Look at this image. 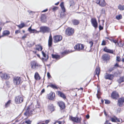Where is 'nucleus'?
I'll use <instances>...</instances> for the list:
<instances>
[{"mask_svg":"<svg viewBox=\"0 0 124 124\" xmlns=\"http://www.w3.org/2000/svg\"><path fill=\"white\" fill-rule=\"evenodd\" d=\"M46 17L44 15H42L41 16V19L42 22H45L46 21Z\"/></svg>","mask_w":124,"mask_h":124,"instance_id":"obj_27","label":"nucleus"},{"mask_svg":"<svg viewBox=\"0 0 124 124\" xmlns=\"http://www.w3.org/2000/svg\"><path fill=\"white\" fill-rule=\"evenodd\" d=\"M47 75L48 78H50L51 77L49 73L48 72L47 73Z\"/></svg>","mask_w":124,"mask_h":124,"instance_id":"obj_50","label":"nucleus"},{"mask_svg":"<svg viewBox=\"0 0 124 124\" xmlns=\"http://www.w3.org/2000/svg\"><path fill=\"white\" fill-rule=\"evenodd\" d=\"M101 14H104L105 13V10L104 9H102L101 10Z\"/></svg>","mask_w":124,"mask_h":124,"instance_id":"obj_51","label":"nucleus"},{"mask_svg":"<svg viewBox=\"0 0 124 124\" xmlns=\"http://www.w3.org/2000/svg\"><path fill=\"white\" fill-rule=\"evenodd\" d=\"M96 3L101 7H104L106 5L104 0H96Z\"/></svg>","mask_w":124,"mask_h":124,"instance_id":"obj_6","label":"nucleus"},{"mask_svg":"<svg viewBox=\"0 0 124 124\" xmlns=\"http://www.w3.org/2000/svg\"><path fill=\"white\" fill-rule=\"evenodd\" d=\"M42 55L44 57V58H43V60L44 61H46L48 58V56L46 55L43 51L42 52Z\"/></svg>","mask_w":124,"mask_h":124,"instance_id":"obj_23","label":"nucleus"},{"mask_svg":"<svg viewBox=\"0 0 124 124\" xmlns=\"http://www.w3.org/2000/svg\"><path fill=\"white\" fill-rule=\"evenodd\" d=\"M118 8L120 10H124V5L122 6L121 5H119L118 7Z\"/></svg>","mask_w":124,"mask_h":124,"instance_id":"obj_33","label":"nucleus"},{"mask_svg":"<svg viewBox=\"0 0 124 124\" xmlns=\"http://www.w3.org/2000/svg\"><path fill=\"white\" fill-rule=\"evenodd\" d=\"M34 78L36 80H39L41 78L39 74L37 72L35 73V74Z\"/></svg>","mask_w":124,"mask_h":124,"instance_id":"obj_22","label":"nucleus"},{"mask_svg":"<svg viewBox=\"0 0 124 124\" xmlns=\"http://www.w3.org/2000/svg\"><path fill=\"white\" fill-rule=\"evenodd\" d=\"M27 35L25 34L22 37V38L23 39H24L26 38V37L27 36Z\"/></svg>","mask_w":124,"mask_h":124,"instance_id":"obj_52","label":"nucleus"},{"mask_svg":"<svg viewBox=\"0 0 124 124\" xmlns=\"http://www.w3.org/2000/svg\"><path fill=\"white\" fill-rule=\"evenodd\" d=\"M111 120L113 122H115L116 121V119H115L113 118H112L111 119Z\"/></svg>","mask_w":124,"mask_h":124,"instance_id":"obj_49","label":"nucleus"},{"mask_svg":"<svg viewBox=\"0 0 124 124\" xmlns=\"http://www.w3.org/2000/svg\"><path fill=\"white\" fill-rule=\"evenodd\" d=\"M31 26L32 25H31V26L28 29V30L30 33H37L39 32V31H37L35 29H32Z\"/></svg>","mask_w":124,"mask_h":124,"instance_id":"obj_17","label":"nucleus"},{"mask_svg":"<svg viewBox=\"0 0 124 124\" xmlns=\"http://www.w3.org/2000/svg\"><path fill=\"white\" fill-rule=\"evenodd\" d=\"M31 68L33 69L37 70L39 67H40V65H39L35 61L31 62Z\"/></svg>","mask_w":124,"mask_h":124,"instance_id":"obj_2","label":"nucleus"},{"mask_svg":"<svg viewBox=\"0 0 124 124\" xmlns=\"http://www.w3.org/2000/svg\"><path fill=\"white\" fill-rule=\"evenodd\" d=\"M35 111L34 109L33 106L32 105H30L28 107L26 112L24 113L25 115L28 116L34 114Z\"/></svg>","mask_w":124,"mask_h":124,"instance_id":"obj_1","label":"nucleus"},{"mask_svg":"<svg viewBox=\"0 0 124 124\" xmlns=\"http://www.w3.org/2000/svg\"><path fill=\"white\" fill-rule=\"evenodd\" d=\"M49 40H52V37L51 33H50V35L49 37Z\"/></svg>","mask_w":124,"mask_h":124,"instance_id":"obj_58","label":"nucleus"},{"mask_svg":"<svg viewBox=\"0 0 124 124\" xmlns=\"http://www.w3.org/2000/svg\"><path fill=\"white\" fill-rule=\"evenodd\" d=\"M1 74L0 76L1 78L2 79H8L9 78V75L6 73H5L4 74Z\"/></svg>","mask_w":124,"mask_h":124,"instance_id":"obj_16","label":"nucleus"},{"mask_svg":"<svg viewBox=\"0 0 124 124\" xmlns=\"http://www.w3.org/2000/svg\"><path fill=\"white\" fill-rule=\"evenodd\" d=\"M58 94L60 97L63 98L65 99L66 98V97L65 95L60 91H58Z\"/></svg>","mask_w":124,"mask_h":124,"instance_id":"obj_24","label":"nucleus"},{"mask_svg":"<svg viewBox=\"0 0 124 124\" xmlns=\"http://www.w3.org/2000/svg\"><path fill=\"white\" fill-rule=\"evenodd\" d=\"M54 42L56 43L59 41L61 40L62 39V37L60 35H56L54 37Z\"/></svg>","mask_w":124,"mask_h":124,"instance_id":"obj_10","label":"nucleus"},{"mask_svg":"<svg viewBox=\"0 0 124 124\" xmlns=\"http://www.w3.org/2000/svg\"><path fill=\"white\" fill-rule=\"evenodd\" d=\"M99 29L100 30H101L103 29V27L101 25H100L99 26Z\"/></svg>","mask_w":124,"mask_h":124,"instance_id":"obj_57","label":"nucleus"},{"mask_svg":"<svg viewBox=\"0 0 124 124\" xmlns=\"http://www.w3.org/2000/svg\"><path fill=\"white\" fill-rule=\"evenodd\" d=\"M124 97H121L118 99L117 105L119 107H122L124 105Z\"/></svg>","mask_w":124,"mask_h":124,"instance_id":"obj_8","label":"nucleus"},{"mask_svg":"<svg viewBox=\"0 0 124 124\" xmlns=\"http://www.w3.org/2000/svg\"><path fill=\"white\" fill-rule=\"evenodd\" d=\"M112 41L114 43H115L116 45V44H117V45H118V43H117V40H113Z\"/></svg>","mask_w":124,"mask_h":124,"instance_id":"obj_46","label":"nucleus"},{"mask_svg":"<svg viewBox=\"0 0 124 124\" xmlns=\"http://www.w3.org/2000/svg\"><path fill=\"white\" fill-rule=\"evenodd\" d=\"M113 76L110 74H108L106 73L105 75V77L106 79H111L113 78Z\"/></svg>","mask_w":124,"mask_h":124,"instance_id":"obj_19","label":"nucleus"},{"mask_svg":"<svg viewBox=\"0 0 124 124\" xmlns=\"http://www.w3.org/2000/svg\"><path fill=\"white\" fill-rule=\"evenodd\" d=\"M89 44L90 45V47H91L93 44V42L92 41H90L89 42Z\"/></svg>","mask_w":124,"mask_h":124,"instance_id":"obj_43","label":"nucleus"},{"mask_svg":"<svg viewBox=\"0 0 124 124\" xmlns=\"http://www.w3.org/2000/svg\"><path fill=\"white\" fill-rule=\"evenodd\" d=\"M60 6L63 12H65V10L64 6V4L63 2H62L61 3Z\"/></svg>","mask_w":124,"mask_h":124,"instance_id":"obj_29","label":"nucleus"},{"mask_svg":"<svg viewBox=\"0 0 124 124\" xmlns=\"http://www.w3.org/2000/svg\"><path fill=\"white\" fill-rule=\"evenodd\" d=\"M49 108L52 111H54V108L53 105L52 104L50 105L49 107Z\"/></svg>","mask_w":124,"mask_h":124,"instance_id":"obj_34","label":"nucleus"},{"mask_svg":"<svg viewBox=\"0 0 124 124\" xmlns=\"http://www.w3.org/2000/svg\"><path fill=\"white\" fill-rule=\"evenodd\" d=\"M74 30L73 29L68 28H67L65 31V34L68 36H70L72 35L74 33Z\"/></svg>","mask_w":124,"mask_h":124,"instance_id":"obj_5","label":"nucleus"},{"mask_svg":"<svg viewBox=\"0 0 124 124\" xmlns=\"http://www.w3.org/2000/svg\"><path fill=\"white\" fill-rule=\"evenodd\" d=\"M11 101L10 100H9L5 104V108H7L9 106L11 103Z\"/></svg>","mask_w":124,"mask_h":124,"instance_id":"obj_35","label":"nucleus"},{"mask_svg":"<svg viewBox=\"0 0 124 124\" xmlns=\"http://www.w3.org/2000/svg\"><path fill=\"white\" fill-rule=\"evenodd\" d=\"M20 29H21L25 26L24 24L23 23H21L20 24L17 25Z\"/></svg>","mask_w":124,"mask_h":124,"instance_id":"obj_30","label":"nucleus"},{"mask_svg":"<svg viewBox=\"0 0 124 124\" xmlns=\"http://www.w3.org/2000/svg\"><path fill=\"white\" fill-rule=\"evenodd\" d=\"M45 92V89H43L41 91V95L42 94V93H44Z\"/></svg>","mask_w":124,"mask_h":124,"instance_id":"obj_56","label":"nucleus"},{"mask_svg":"<svg viewBox=\"0 0 124 124\" xmlns=\"http://www.w3.org/2000/svg\"><path fill=\"white\" fill-rule=\"evenodd\" d=\"M72 23L73 24L75 25H76L78 24V21L77 20L74 19L72 21Z\"/></svg>","mask_w":124,"mask_h":124,"instance_id":"obj_37","label":"nucleus"},{"mask_svg":"<svg viewBox=\"0 0 124 124\" xmlns=\"http://www.w3.org/2000/svg\"><path fill=\"white\" fill-rule=\"evenodd\" d=\"M55 96V94L52 92H50L48 94V98L50 100H53Z\"/></svg>","mask_w":124,"mask_h":124,"instance_id":"obj_11","label":"nucleus"},{"mask_svg":"<svg viewBox=\"0 0 124 124\" xmlns=\"http://www.w3.org/2000/svg\"><path fill=\"white\" fill-rule=\"evenodd\" d=\"M70 120L72 121L73 122V124H77L78 118L73 117L71 116H70Z\"/></svg>","mask_w":124,"mask_h":124,"instance_id":"obj_12","label":"nucleus"},{"mask_svg":"<svg viewBox=\"0 0 124 124\" xmlns=\"http://www.w3.org/2000/svg\"><path fill=\"white\" fill-rule=\"evenodd\" d=\"M10 33V32L7 30L4 31L3 33V35L2 36H0V38L2 37H3L6 35H8Z\"/></svg>","mask_w":124,"mask_h":124,"instance_id":"obj_21","label":"nucleus"},{"mask_svg":"<svg viewBox=\"0 0 124 124\" xmlns=\"http://www.w3.org/2000/svg\"><path fill=\"white\" fill-rule=\"evenodd\" d=\"M116 60L118 62H120L121 60L119 56H117L116 57Z\"/></svg>","mask_w":124,"mask_h":124,"instance_id":"obj_44","label":"nucleus"},{"mask_svg":"<svg viewBox=\"0 0 124 124\" xmlns=\"http://www.w3.org/2000/svg\"><path fill=\"white\" fill-rule=\"evenodd\" d=\"M52 44V40H49L48 41V46L49 47L51 46Z\"/></svg>","mask_w":124,"mask_h":124,"instance_id":"obj_38","label":"nucleus"},{"mask_svg":"<svg viewBox=\"0 0 124 124\" xmlns=\"http://www.w3.org/2000/svg\"><path fill=\"white\" fill-rule=\"evenodd\" d=\"M91 22L93 26L95 28H96L97 27L98 24L96 19L94 18H92L91 20Z\"/></svg>","mask_w":124,"mask_h":124,"instance_id":"obj_9","label":"nucleus"},{"mask_svg":"<svg viewBox=\"0 0 124 124\" xmlns=\"http://www.w3.org/2000/svg\"><path fill=\"white\" fill-rule=\"evenodd\" d=\"M73 51L66 50L64 51L62 53L63 54H66L73 52Z\"/></svg>","mask_w":124,"mask_h":124,"instance_id":"obj_36","label":"nucleus"},{"mask_svg":"<svg viewBox=\"0 0 124 124\" xmlns=\"http://www.w3.org/2000/svg\"><path fill=\"white\" fill-rule=\"evenodd\" d=\"M58 8L57 7H54L53 8V10L54 11H55V10H56L57 9H58Z\"/></svg>","mask_w":124,"mask_h":124,"instance_id":"obj_54","label":"nucleus"},{"mask_svg":"<svg viewBox=\"0 0 124 124\" xmlns=\"http://www.w3.org/2000/svg\"><path fill=\"white\" fill-rule=\"evenodd\" d=\"M106 45L105 41L104 40H103L102 41L101 45L102 46L105 45Z\"/></svg>","mask_w":124,"mask_h":124,"instance_id":"obj_45","label":"nucleus"},{"mask_svg":"<svg viewBox=\"0 0 124 124\" xmlns=\"http://www.w3.org/2000/svg\"><path fill=\"white\" fill-rule=\"evenodd\" d=\"M119 96L118 93L116 91L113 92L111 94V97L113 98L116 99Z\"/></svg>","mask_w":124,"mask_h":124,"instance_id":"obj_13","label":"nucleus"},{"mask_svg":"<svg viewBox=\"0 0 124 124\" xmlns=\"http://www.w3.org/2000/svg\"><path fill=\"white\" fill-rule=\"evenodd\" d=\"M51 87L53 88H55L56 89H57V86L54 85H51L50 86Z\"/></svg>","mask_w":124,"mask_h":124,"instance_id":"obj_42","label":"nucleus"},{"mask_svg":"<svg viewBox=\"0 0 124 124\" xmlns=\"http://www.w3.org/2000/svg\"><path fill=\"white\" fill-rule=\"evenodd\" d=\"M110 56L107 54H103L102 56L103 59L104 60L107 61L109 60L110 59Z\"/></svg>","mask_w":124,"mask_h":124,"instance_id":"obj_15","label":"nucleus"},{"mask_svg":"<svg viewBox=\"0 0 124 124\" xmlns=\"http://www.w3.org/2000/svg\"><path fill=\"white\" fill-rule=\"evenodd\" d=\"M121 108H118L117 110V112L118 113H120V112L121 111Z\"/></svg>","mask_w":124,"mask_h":124,"instance_id":"obj_53","label":"nucleus"},{"mask_svg":"<svg viewBox=\"0 0 124 124\" xmlns=\"http://www.w3.org/2000/svg\"><path fill=\"white\" fill-rule=\"evenodd\" d=\"M36 49L39 51H41L42 49V48L40 45H36Z\"/></svg>","mask_w":124,"mask_h":124,"instance_id":"obj_25","label":"nucleus"},{"mask_svg":"<svg viewBox=\"0 0 124 124\" xmlns=\"http://www.w3.org/2000/svg\"><path fill=\"white\" fill-rule=\"evenodd\" d=\"M20 31L19 30H16L15 31V33L16 34H18V33H20Z\"/></svg>","mask_w":124,"mask_h":124,"instance_id":"obj_59","label":"nucleus"},{"mask_svg":"<svg viewBox=\"0 0 124 124\" xmlns=\"http://www.w3.org/2000/svg\"><path fill=\"white\" fill-rule=\"evenodd\" d=\"M105 100V104H108L110 103V101L108 100Z\"/></svg>","mask_w":124,"mask_h":124,"instance_id":"obj_47","label":"nucleus"},{"mask_svg":"<svg viewBox=\"0 0 124 124\" xmlns=\"http://www.w3.org/2000/svg\"><path fill=\"white\" fill-rule=\"evenodd\" d=\"M40 31L43 33L48 32L50 31L49 28L46 27L44 26L40 27Z\"/></svg>","mask_w":124,"mask_h":124,"instance_id":"obj_7","label":"nucleus"},{"mask_svg":"<svg viewBox=\"0 0 124 124\" xmlns=\"http://www.w3.org/2000/svg\"><path fill=\"white\" fill-rule=\"evenodd\" d=\"M100 70L99 68L98 67H97L95 71V75L96 74L97 75L98 77H99V75L100 74Z\"/></svg>","mask_w":124,"mask_h":124,"instance_id":"obj_20","label":"nucleus"},{"mask_svg":"<svg viewBox=\"0 0 124 124\" xmlns=\"http://www.w3.org/2000/svg\"><path fill=\"white\" fill-rule=\"evenodd\" d=\"M115 67H118V64L117 63H116L115 65Z\"/></svg>","mask_w":124,"mask_h":124,"instance_id":"obj_63","label":"nucleus"},{"mask_svg":"<svg viewBox=\"0 0 124 124\" xmlns=\"http://www.w3.org/2000/svg\"><path fill=\"white\" fill-rule=\"evenodd\" d=\"M57 122L59 124H61L62 123V122L60 121H57Z\"/></svg>","mask_w":124,"mask_h":124,"instance_id":"obj_64","label":"nucleus"},{"mask_svg":"<svg viewBox=\"0 0 124 124\" xmlns=\"http://www.w3.org/2000/svg\"><path fill=\"white\" fill-rule=\"evenodd\" d=\"M84 46L82 44H79L78 45V50H83L84 49Z\"/></svg>","mask_w":124,"mask_h":124,"instance_id":"obj_26","label":"nucleus"},{"mask_svg":"<svg viewBox=\"0 0 124 124\" xmlns=\"http://www.w3.org/2000/svg\"><path fill=\"white\" fill-rule=\"evenodd\" d=\"M116 19L119 20L122 18V16L121 15H119L117 16L116 17Z\"/></svg>","mask_w":124,"mask_h":124,"instance_id":"obj_39","label":"nucleus"},{"mask_svg":"<svg viewBox=\"0 0 124 124\" xmlns=\"http://www.w3.org/2000/svg\"><path fill=\"white\" fill-rule=\"evenodd\" d=\"M117 81L119 83H120L123 82H124V77H120L117 80Z\"/></svg>","mask_w":124,"mask_h":124,"instance_id":"obj_28","label":"nucleus"},{"mask_svg":"<svg viewBox=\"0 0 124 124\" xmlns=\"http://www.w3.org/2000/svg\"><path fill=\"white\" fill-rule=\"evenodd\" d=\"M49 122V120H46L45 121V123H46L47 124Z\"/></svg>","mask_w":124,"mask_h":124,"instance_id":"obj_60","label":"nucleus"},{"mask_svg":"<svg viewBox=\"0 0 124 124\" xmlns=\"http://www.w3.org/2000/svg\"><path fill=\"white\" fill-rule=\"evenodd\" d=\"M52 56L53 58L57 59H59L60 58L59 56L57 55L52 54Z\"/></svg>","mask_w":124,"mask_h":124,"instance_id":"obj_31","label":"nucleus"},{"mask_svg":"<svg viewBox=\"0 0 124 124\" xmlns=\"http://www.w3.org/2000/svg\"><path fill=\"white\" fill-rule=\"evenodd\" d=\"M58 104L61 109H62L65 108V105L63 102L62 101H60L58 102Z\"/></svg>","mask_w":124,"mask_h":124,"instance_id":"obj_14","label":"nucleus"},{"mask_svg":"<svg viewBox=\"0 0 124 124\" xmlns=\"http://www.w3.org/2000/svg\"><path fill=\"white\" fill-rule=\"evenodd\" d=\"M27 44L29 47H31L34 45V42H28Z\"/></svg>","mask_w":124,"mask_h":124,"instance_id":"obj_32","label":"nucleus"},{"mask_svg":"<svg viewBox=\"0 0 124 124\" xmlns=\"http://www.w3.org/2000/svg\"><path fill=\"white\" fill-rule=\"evenodd\" d=\"M86 117L87 119H88L89 117V116L88 115H87L86 116Z\"/></svg>","mask_w":124,"mask_h":124,"instance_id":"obj_61","label":"nucleus"},{"mask_svg":"<svg viewBox=\"0 0 124 124\" xmlns=\"http://www.w3.org/2000/svg\"><path fill=\"white\" fill-rule=\"evenodd\" d=\"M103 51L107 53H109L111 54H113V50H111L108 49L107 47H105L103 49Z\"/></svg>","mask_w":124,"mask_h":124,"instance_id":"obj_18","label":"nucleus"},{"mask_svg":"<svg viewBox=\"0 0 124 124\" xmlns=\"http://www.w3.org/2000/svg\"><path fill=\"white\" fill-rule=\"evenodd\" d=\"M97 92H98V93L97 94V98L98 99H99V97L98 94H99V89H98V90H97Z\"/></svg>","mask_w":124,"mask_h":124,"instance_id":"obj_55","label":"nucleus"},{"mask_svg":"<svg viewBox=\"0 0 124 124\" xmlns=\"http://www.w3.org/2000/svg\"><path fill=\"white\" fill-rule=\"evenodd\" d=\"M77 44L76 45L75 47H74V48L75 49H77Z\"/></svg>","mask_w":124,"mask_h":124,"instance_id":"obj_62","label":"nucleus"},{"mask_svg":"<svg viewBox=\"0 0 124 124\" xmlns=\"http://www.w3.org/2000/svg\"><path fill=\"white\" fill-rule=\"evenodd\" d=\"M23 97L22 96H18L16 97L15 102L16 104H20L23 101Z\"/></svg>","mask_w":124,"mask_h":124,"instance_id":"obj_3","label":"nucleus"},{"mask_svg":"<svg viewBox=\"0 0 124 124\" xmlns=\"http://www.w3.org/2000/svg\"><path fill=\"white\" fill-rule=\"evenodd\" d=\"M21 81V78L19 77H16L13 78V82L15 85H17L19 84Z\"/></svg>","mask_w":124,"mask_h":124,"instance_id":"obj_4","label":"nucleus"},{"mask_svg":"<svg viewBox=\"0 0 124 124\" xmlns=\"http://www.w3.org/2000/svg\"><path fill=\"white\" fill-rule=\"evenodd\" d=\"M114 68H110L108 70V72H111L113 70H114Z\"/></svg>","mask_w":124,"mask_h":124,"instance_id":"obj_48","label":"nucleus"},{"mask_svg":"<svg viewBox=\"0 0 124 124\" xmlns=\"http://www.w3.org/2000/svg\"><path fill=\"white\" fill-rule=\"evenodd\" d=\"M83 88L81 87L80 88H78V91H79V92L80 93H81L83 92Z\"/></svg>","mask_w":124,"mask_h":124,"instance_id":"obj_40","label":"nucleus"},{"mask_svg":"<svg viewBox=\"0 0 124 124\" xmlns=\"http://www.w3.org/2000/svg\"><path fill=\"white\" fill-rule=\"evenodd\" d=\"M32 122V121L30 120H27L25 121V123L27 124H30Z\"/></svg>","mask_w":124,"mask_h":124,"instance_id":"obj_41","label":"nucleus"}]
</instances>
